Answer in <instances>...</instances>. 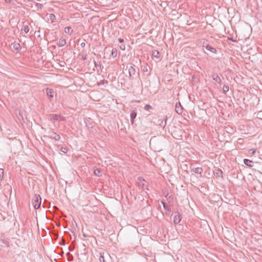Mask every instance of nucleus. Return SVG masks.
<instances>
[{
  "mask_svg": "<svg viewBox=\"0 0 262 262\" xmlns=\"http://www.w3.org/2000/svg\"><path fill=\"white\" fill-rule=\"evenodd\" d=\"M82 236H83V237H92V238H94V239L95 238L94 236L88 235H87V234H85L84 233H83Z\"/></svg>",
  "mask_w": 262,
  "mask_h": 262,
  "instance_id": "obj_34",
  "label": "nucleus"
},
{
  "mask_svg": "<svg viewBox=\"0 0 262 262\" xmlns=\"http://www.w3.org/2000/svg\"><path fill=\"white\" fill-rule=\"evenodd\" d=\"M137 115V108H135L131 111L130 117V122L132 125L134 124L135 119L136 118Z\"/></svg>",
  "mask_w": 262,
  "mask_h": 262,
  "instance_id": "obj_3",
  "label": "nucleus"
},
{
  "mask_svg": "<svg viewBox=\"0 0 262 262\" xmlns=\"http://www.w3.org/2000/svg\"><path fill=\"white\" fill-rule=\"evenodd\" d=\"M86 58V56H84V57H82V60H85Z\"/></svg>",
  "mask_w": 262,
  "mask_h": 262,
  "instance_id": "obj_42",
  "label": "nucleus"
},
{
  "mask_svg": "<svg viewBox=\"0 0 262 262\" xmlns=\"http://www.w3.org/2000/svg\"><path fill=\"white\" fill-rule=\"evenodd\" d=\"M243 141H244V139L242 138H239L237 140V143L239 144H243Z\"/></svg>",
  "mask_w": 262,
  "mask_h": 262,
  "instance_id": "obj_36",
  "label": "nucleus"
},
{
  "mask_svg": "<svg viewBox=\"0 0 262 262\" xmlns=\"http://www.w3.org/2000/svg\"><path fill=\"white\" fill-rule=\"evenodd\" d=\"M213 172H214V174L215 175L216 177H223V171L221 169L216 168H215Z\"/></svg>",
  "mask_w": 262,
  "mask_h": 262,
  "instance_id": "obj_9",
  "label": "nucleus"
},
{
  "mask_svg": "<svg viewBox=\"0 0 262 262\" xmlns=\"http://www.w3.org/2000/svg\"><path fill=\"white\" fill-rule=\"evenodd\" d=\"M35 6L37 8V10L41 9L42 7V5L40 3H35Z\"/></svg>",
  "mask_w": 262,
  "mask_h": 262,
  "instance_id": "obj_32",
  "label": "nucleus"
},
{
  "mask_svg": "<svg viewBox=\"0 0 262 262\" xmlns=\"http://www.w3.org/2000/svg\"><path fill=\"white\" fill-rule=\"evenodd\" d=\"M118 41H119V43H123L124 42V39H122V38H119L118 39Z\"/></svg>",
  "mask_w": 262,
  "mask_h": 262,
  "instance_id": "obj_40",
  "label": "nucleus"
},
{
  "mask_svg": "<svg viewBox=\"0 0 262 262\" xmlns=\"http://www.w3.org/2000/svg\"><path fill=\"white\" fill-rule=\"evenodd\" d=\"M161 203L163 206V208L165 210H167V211L170 212L171 211V208L170 207L167 206L166 204L163 201H161Z\"/></svg>",
  "mask_w": 262,
  "mask_h": 262,
  "instance_id": "obj_20",
  "label": "nucleus"
},
{
  "mask_svg": "<svg viewBox=\"0 0 262 262\" xmlns=\"http://www.w3.org/2000/svg\"><path fill=\"white\" fill-rule=\"evenodd\" d=\"M141 69H142L143 72H144V73L147 72V71H148L147 65L142 66Z\"/></svg>",
  "mask_w": 262,
  "mask_h": 262,
  "instance_id": "obj_31",
  "label": "nucleus"
},
{
  "mask_svg": "<svg viewBox=\"0 0 262 262\" xmlns=\"http://www.w3.org/2000/svg\"><path fill=\"white\" fill-rule=\"evenodd\" d=\"M13 48L16 51H19L21 49V47L19 43H15L12 44Z\"/></svg>",
  "mask_w": 262,
  "mask_h": 262,
  "instance_id": "obj_16",
  "label": "nucleus"
},
{
  "mask_svg": "<svg viewBox=\"0 0 262 262\" xmlns=\"http://www.w3.org/2000/svg\"><path fill=\"white\" fill-rule=\"evenodd\" d=\"M229 90L228 85H224L223 87V91L224 94H226Z\"/></svg>",
  "mask_w": 262,
  "mask_h": 262,
  "instance_id": "obj_27",
  "label": "nucleus"
},
{
  "mask_svg": "<svg viewBox=\"0 0 262 262\" xmlns=\"http://www.w3.org/2000/svg\"><path fill=\"white\" fill-rule=\"evenodd\" d=\"M64 32L67 34L71 35L73 32V30L70 27H66L64 28Z\"/></svg>",
  "mask_w": 262,
  "mask_h": 262,
  "instance_id": "obj_18",
  "label": "nucleus"
},
{
  "mask_svg": "<svg viewBox=\"0 0 262 262\" xmlns=\"http://www.w3.org/2000/svg\"><path fill=\"white\" fill-rule=\"evenodd\" d=\"M49 119L50 120L53 122L55 121H64L66 120V118L60 115L57 114H50L49 115Z\"/></svg>",
  "mask_w": 262,
  "mask_h": 262,
  "instance_id": "obj_2",
  "label": "nucleus"
},
{
  "mask_svg": "<svg viewBox=\"0 0 262 262\" xmlns=\"http://www.w3.org/2000/svg\"><path fill=\"white\" fill-rule=\"evenodd\" d=\"M80 46L82 48H84L85 46V43L84 42L81 43Z\"/></svg>",
  "mask_w": 262,
  "mask_h": 262,
  "instance_id": "obj_41",
  "label": "nucleus"
},
{
  "mask_svg": "<svg viewBox=\"0 0 262 262\" xmlns=\"http://www.w3.org/2000/svg\"><path fill=\"white\" fill-rule=\"evenodd\" d=\"M49 18L51 20L52 22H54L56 19V16L53 14H50L49 15Z\"/></svg>",
  "mask_w": 262,
  "mask_h": 262,
  "instance_id": "obj_29",
  "label": "nucleus"
},
{
  "mask_svg": "<svg viewBox=\"0 0 262 262\" xmlns=\"http://www.w3.org/2000/svg\"><path fill=\"white\" fill-rule=\"evenodd\" d=\"M66 40L63 37H61L59 38V41H58L57 45L59 47H62L66 45Z\"/></svg>",
  "mask_w": 262,
  "mask_h": 262,
  "instance_id": "obj_8",
  "label": "nucleus"
},
{
  "mask_svg": "<svg viewBox=\"0 0 262 262\" xmlns=\"http://www.w3.org/2000/svg\"><path fill=\"white\" fill-rule=\"evenodd\" d=\"M177 214H176L174 216V219H173V223L175 224H179L181 220V215H180L179 213V212H177Z\"/></svg>",
  "mask_w": 262,
  "mask_h": 262,
  "instance_id": "obj_10",
  "label": "nucleus"
},
{
  "mask_svg": "<svg viewBox=\"0 0 262 262\" xmlns=\"http://www.w3.org/2000/svg\"><path fill=\"white\" fill-rule=\"evenodd\" d=\"M244 163L249 167H252L253 166V162L250 160L245 159L244 160Z\"/></svg>",
  "mask_w": 262,
  "mask_h": 262,
  "instance_id": "obj_11",
  "label": "nucleus"
},
{
  "mask_svg": "<svg viewBox=\"0 0 262 262\" xmlns=\"http://www.w3.org/2000/svg\"><path fill=\"white\" fill-rule=\"evenodd\" d=\"M49 137L51 139H54L55 141H59L60 140V136L54 132H50L49 133Z\"/></svg>",
  "mask_w": 262,
  "mask_h": 262,
  "instance_id": "obj_4",
  "label": "nucleus"
},
{
  "mask_svg": "<svg viewBox=\"0 0 262 262\" xmlns=\"http://www.w3.org/2000/svg\"><path fill=\"white\" fill-rule=\"evenodd\" d=\"M206 44L207 45H209L207 42V40H206V41H204L203 43V47H205V46H206Z\"/></svg>",
  "mask_w": 262,
  "mask_h": 262,
  "instance_id": "obj_38",
  "label": "nucleus"
},
{
  "mask_svg": "<svg viewBox=\"0 0 262 262\" xmlns=\"http://www.w3.org/2000/svg\"><path fill=\"white\" fill-rule=\"evenodd\" d=\"M134 65L133 64H132V66H130L128 68L129 75V77L132 79H133V77L134 75H136V71L135 69L134 68Z\"/></svg>",
  "mask_w": 262,
  "mask_h": 262,
  "instance_id": "obj_5",
  "label": "nucleus"
},
{
  "mask_svg": "<svg viewBox=\"0 0 262 262\" xmlns=\"http://www.w3.org/2000/svg\"><path fill=\"white\" fill-rule=\"evenodd\" d=\"M23 28L21 29V30H23L25 33H27L29 31V28L27 25H25V22L23 23Z\"/></svg>",
  "mask_w": 262,
  "mask_h": 262,
  "instance_id": "obj_21",
  "label": "nucleus"
},
{
  "mask_svg": "<svg viewBox=\"0 0 262 262\" xmlns=\"http://www.w3.org/2000/svg\"><path fill=\"white\" fill-rule=\"evenodd\" d=\"M205 48L208 51H209L210 52L215 54L216 53V50L214 48L212 47L211 46L209 45H207L205 46Z\"/></svg>",
  "mask_w": 262,
  "mask_h": 262,
  "instance_id": "obj_12",
  "label": "nucleus"
},
{
  "mask_svg": "<svg viewBox=\"0 0 262 262\" xmlns=\"http://www.w3.org/2000/svg\"><path fill=\"white\" fill-rule=\"evenodd\" d=\"M61 150L63 152L66 153L68 151V148H67V147H62L61 149Z\"/></svg>",
  "mask_w": 262,
  "mask_h": 262,
  "instance_id": "obj_35",
  "label": "nucleus"
},
{
  "mask_svg": "<svg viewBox=\"0 0 262 262\" xmlns=\"http://www.w3.org/2000/svg\"><path fill=\"white\" fill-rule=\"evenodd\" d=\"M144 109L146 111H149L150 110H151L152 109V106L149 105V104H146L145 106H144Z\"/></svg>",
  "mask_w": 262,
  "mask_h": 262,
  "instance_id": "obj_30",
  "label": "nucleus"
},
{
  "mask_svg": "<svg viewBox=\"0 0 262 262\" xmlns=\"http://www.w3.org/2000/svg\"><path fill=\"white\" fill-rule=\"evenodd\" d=\"M117 50L116 48H113L112 50L111 56L113 58H114L117 56Z\"/></svg>",
  "mask_w": 262,
  "mask_h": 262,
  "instance_id": "obj_19",
  "label": "nucleus"
},
{
  "mask_svg": "<svg viewBox=\"0 0 262 262\" xmlns=\"http://www.w3.org/2000/svg\"><path fill=\"white\" fill-rule=\"evenodd\" d=\"M167 200H168V201L169 202H170L171 201H172L173 200V198L172 197V196H169L167 199Z\"/></svg>",
  "mask_w": 262,
  "mask_h": 262,
  "instance_id": "obj_39",
  "label": "nucleus"
},
{
  "mask_svg": "<svg viewBox=\"0 0 262 262\" xmlns=\"http://www.w3.org/2000/svg\"><path fill=\"white\" fill-rule=\"evenodd\" d=\"M94 64L96 68H99L101 69L102 68H103V66L100 63V62H97L95 60H94Z\"/></svg>",
  "mask_w": 262,
  "mask_h": 262,
  "instance_id": "obj_28",
  "label": "nucleus"
},
{
  "mask_svg": "<svg viewBox=\"0 0 262 262\" xmlns=\"http://www.w3.org/2000/svg\"><path fill=\"white\" fill-rule=\"evenodd\" d=\"M4 169L2 168H0V182L3 180L4 177ZM1 185V182H0V186Z\"/></svg>",
  "mask_w": 262,
  "mask_h": 262,
  "instance_id": "obj_25",
  "label": "nucleus"
},
{
  "mask_svg": "<svg viewBox=\"0 0 262 262\" xmlns=\"http://www.w3.org/2000/svg\"><path fill=\"white\" fill-rule=\"evenodd\" d=\"M107 83H108V81L107 80H102L101 81V82L100 83H99L98 84V85L104 84H107Z\"/></svg>",
  "mask_w": 262,
  "mask_h": 262,
  "instance_id": "obj_33",
  "label": "nucleus"
},
{
  "mask_svg": "<svg viewBox=\"0 0 262 262\" xmlns=\"http://www.w3.org/2000/svg\"><path fill=\"white\" fill-rule=\"evenodd\" d=\"M102 171L100 169L97 168L94 170V173L95 176L100 177L101 176Z\"/></svg>",
  "mask_w": 262,
  "mask_h": 262,
  "instance_id": "obj_22",
  "label": "nucleus"
},
{
  "mask_svg": "<svg viewBox=\"0 0 262 262\" xmlns=\"http://www.w3.org/2000/svg\"><path fill=\"white\" fill-rule=\"evenodd\" d=\"M41 198L39 194H35L32 199V204L35 210L38 209L40 206Z\"/></svg>",
  "mask_w": 262,
  "mask_h": 262,
  "instance_id": "obj_1",
  "label": "nucleus"
},
{
  "mask_svg": "<svg viewBox=\"0 0 262 262\" xmlns=\"http://www.w3.org/2000/svg\"><path fill=\"white\" fill-rule=\"evenodd\" d=\"M257 151L256 148H252L248 151V156H252L255 154Z\"/></svg>",
  "mask_w": 262,
  "mask_h": 262,
  "instance_id": "obj_17",
  "label": "nucleus"
},
{
  "mask_svg": "<svg viewBox=\"0 0 262 262\" xmlns=\"http://www.w3.org/2000/svg\"><path fill=\"white\" fill-rule=\"evenodd\" d=\"M176 112L179 114H181L183 112V107L180 103V102H177L176 104Z\"/></svg>",
  "mask_w": 262,
  "mask_h": 262,
  "instance_id": "obj_6",
  "label": "nucleus"
},
{
  "mask_svg": "<svg viewBox=\"0 0 262 262\" xmlns=\"http://www.w3.org/2000/svg\"><path fill=\"white\" fill-rule=\"evenodd\" d=\"M104 253H103V254H102L101 253H100V256H99V261L100 262H106L105 261V260L104 259Z\"/></svg>",
  "mask_w": 262,
  "mask_h": 262,
  "instance_id": "obj_26",
  "label": "nucleus"
},
{
  "mask_svg": "<svg viewBox=\"0 0 262 262\" xmlns=\"http://www.w3.org/2000/svg\"><path fill=\"white\" fill-rule=\"evenodd\" d=\"M0 240L3 244H4L5 245H6L7 247L9 246V242L8 239L1 238Z\"/></svg>",
  "mask_w": 262,
  "mask_h": 262,
  "instance_id": "obj_24",
  "label": "nucleus"
},
{
  "mask_svg": "<svg viewBox=\"0 0 262 262\" xmlns=\"http://www.w3.org/2000/svg\"><path fill=\"white\" fill-rule=\"evenodd\" d=\"M191 171L195 173L201 174L203 171V169L202 167H196L192 169Z\"/></svg>",
  "mask_w": 262,
  "mask_h": 262,
  "instance_id": "obj_14",
  "label": "nucleus"
},
{
  "mask_svg": "<svg viewBox=\"0 0 262 262\" xmlns=\"http://www.w3.org/2000/svg\"><path fill=\"white\" fill-rule=\"evenodd\" d=\"M46 93L51 100L53 98L54 91L52 89L48 88H46Z\"/></svg>",
  "mask_w": 262,
  "mask_h": 262,
  "instance_id": "obj_7",
  "label": "nucleus"
},
{
  "mask_svg": "<svg viewBox=\"0 0 262 262\" xmlns=\"http://www.w3.org/2000/svg\"><path fill=\"white\" fill-rule=\"evenodd\" d=\"M212 77L215 82L221 83V79L217 74H213L212 75Z\"/></svg>",
  "mask_w": 262,
  "mask_h": 262,
  "instance_id": "obj_13",
  "label": "nucleus"
},
{
  "mask_svg": "<svg viewBox=\"0 0 262 262\" xmlns=\"http://www.w3.org/2000/svg\"><path fill=\"white\" fill-rule=\"evenodd\" d=\"M229 40H231L232 41H235L234 40H233V39H232V38H229Z\"/></svg>",
  "mask_w": 262,
  "mask_h": 262,
  "instance_id": "obj_43",
  "label": "nucleus"
},
{
  "mask_svg": "<svg viewBox=\"0 0 262 262\" xmlns=\"http://www.w3.org/2000/svg\"><path fill=\"white\" fill-rule=\"evenodd\" d=\"M120 48L121 50H124L125 49V46L124 45H122L120 46Z\"/></svg>",
  "mask_w": 262,
  "mask_h": 262,
  "instance_id": "obj_37",
  "label": "nucleus"
},
{
  "mask_svg": "<svg viewBox=\"0 0 262 262\" xmlns=\"http://www.w3.org/2000/svg\"><path fill=\"white\" fill-rule=\"evenodd\" d=\"M152 55L154 57H155L157 59H159L160 57V54L158 50H154L152 52Z\"/></svg>",
  "mask_w": 262,
  "mask_h": 262,
  "instance_id": "obj_15",
  "label": "nucleus"
},
{
  "mask_svg": "<svg viewBox=\"0 0 262 262\" xmlns=\"http://www.w3.org/2000/svg\"><path fill=\"white\" fill-rule=\"evenodd\" d=\"M159 122H160V126L164 128L166 124V119H165V120H159Z\"/></svg>",
  "mask_w": 262,
  "mask_h": 262,
  "instance_id": "obj_23",
  "label": "nucleus"
}]
</instances>
